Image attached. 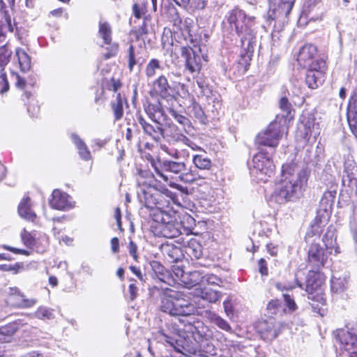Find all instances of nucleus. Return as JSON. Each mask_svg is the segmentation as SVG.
I'll return each mask as SVG.
<instances>
[{
	"instance_id": "774afa93",
	"label": "nucleus",
	"mask_w": 357,
	"mask_h": 357,
	"mask_svg": "<svg viewBox=\"0 0 357 357\" xmlns=\"http://www.w3.org/2000/svg\"><path fill=\"white\" fill-rule=\"evenodd\" d=\"M312 150H313L312 146H307L305 150L306 155L304 158V160L307 163L313 162L314 159L315 158V154L312 153Z\"/></svg>"
},
{
	"instance_id": "2eb2a0df",
	"label": "nucleus",
	"mask_w": 357,
	"mask_h": 357,
	"mask_svg": "<svg viewBox=\"0 0 357 357\" xmlns=\"http://www.w3.org/2000/svg\"><path fill=\"white\" fill-rule=\"evenodd\" d=\"M98 34L102 38L105 44L111 45L109 51L104 54V59H108L110 57L114 56L119 51V45L116 43L111 44L112 29L110 25L106 22H100Z\"/></svg>"
},
{
	"instance_id": "de8ad7c7",
	"label": "nucleus",
	"mask_w": 357,
	"mask_h": 357,
	"mask_svg": "<svg viewBox=\"0 0 357 357\" xmlns=\"http://www.w3.org/2000/svg\"><path fill=\"white\" fill-rule=\"evenodd\" d=\"M35 317L42 320H50L54 318L53 310L47 307H39L35 312Z\"/></svg>"
},
{
	"instance_id": "7c9ffc66",
	"label": "nucleus",
	"mask_w": 357,
	"mask_h": 357,
	"mask_svg": "<svg viewBox=\"0 0 357 357\" xmlns=\"http://www.w3.org/2000/svg\"><path fill=\"white\" fill-rule=\"evenodd\" d=\"M71 139L76 146L80 158L84 160L91 159V153L84 141L75 133L71 135Z\"/></svg>"
},
{
	"instance_id": "79ce46f5",
	"label": "nucleus",
	"mask_w": 357,
	"mask_h": 357,
	"mask_svg": "<svg viewBox=\"0 0 357 357\" xmlns=\"http://www.w3.org/2000/svg\"><path fill=\"white\" fill-rule=\"evenodd\" d=\"M208 318L211 320L212 323L215 324L217 326H218L220 328L225 331H231V328L229 323L223 319L222 317H220L219 315L214 312H209L208 313Z\"/></svg>"
},
{
	"instance_id": "aec40b11",
	"label": "nucleus",
	"mask_w": 357,
	"mask_h": 357,
	"mask_svg": "<svg viewBox=\"0 0 357 357\" xmlns=\"http://www.w3.org/2000/svg\"><path fill=\"white\" fill-rule=\"evenodd\" d=\"M139 123L142 127L144 133L150 136L155 142H159L163 136V129L160 123L153 122L154 124H151L142 117H139Z\"/></svg>"
},
{
	"instance_id": "6e6552de",
	"label": "nucleus",
	"mask_w": 357,
	"mask_h": 357,
	"mask_svg": "<svg viewBox=\"0 0 357 357\" xmlns=\"http://www.w3.org/2000/svg\"><path fill=\"white\" fill-rule=\"evenodd\" d=\"M122 83L119 78L111 77L109 78L104 77L102 81V91L108 90L116 94L115 100L112 101L111 107L114 115V120L119 121L123 116V98L119 90L121 88Z\"/></svg>"
},
{
	"instance_id": "423d86ee",
	"label": "nucleus",
	"mask_w": 357,
	"mask_h": 357,
	"mask_svg": "<svg viewBox=\"0 0 357 357\" xmlns=\"http://www.w3.org/2000/svg\"><path fill=\"white\" fill-rule=\"evenodd\" d=\"M162 166L165 172H161L158 169H155L156 175L162 178L168 185L185 195L188 194V188L185 186H183L172 181V178H169L166 172H170L176 175L181 176L183 172L187 170L186 164L184 162H178L170 160H165L162 163Z\"/></svg>"
},
{
	"instance_id": "49530a36",
	"label": "nucleus",
	"mask_w": 357,
	"mask_h": 357,
	"mask_svg": "<svg viewBox=\"0 0 357 357\" xmlns=\"http://www.w3.org/2000/svg\"><path fill=\"white\" fill-rule=\"evenodd\" d=\"M208 105H211V112L214 114H218L222 108V98L218 93H215L211 98L207 100Z\"/></svg>"
},
{
	"instance_id": "13d9d810",
	"label": "nucleus",
	"mask_w": 357,
	"mask_h": 357,
	"mask_svg": "<svg viewBox=\"0 0 357 357\" xmlns=\"http://www.w3.org/2000/svg\"><path fill=\"white\" fill-rule=\"evenodd\" d=\"M21 237L23 243L28 248H33L35 245V238L33 237L31 234L24 230L21 234Z\"/></svg>"
},
{
	"instance_id": "4be33fe9",
	"label": "nucleus",
	"mask_w": 357,
	"mask_h": 357,
	"mask_svg": "<svg viewBox=\"0 0 357 357\" xmlns=\"http://www.w3.org/2000/svg\"><path fill=\"white\" fill-rule=\"evenodd\" d=\"M192 294L195 296L199 297L211 303H216L222 296V292L209 287H196L194 289Z\"/></svg>"
},
{
	"instance_id": "680f3d73",
	"label": "nucleus",
	"mask_w": 357,
	"mask_h": 357,
	"mask_svg": "<svg viewBox=\"0 0 357 357\" xmlns=\"http://www.w3.org/2000/svg\"><path fill=\"white\" fill-rule=\"evenodd\" d=\"M283 297L284 299L285 305L291 311H294L296 309V304L294 300L288 294H284Z\"/></svg>"
},
{
	"instance_id": "9d476101",
	"label": "nucleus",
	"mask_w": 357,
	"mask_h": 357,
	"mask_svg": "<svg viewBox=\"0 0 357 357\" xmlns=\"http://www.w3.org/2000/svg\"><path fill=\"white\" fill-rule=\"evenodd\" d=\"M253 172L257 174L259 179L266 181L267 177H271L275 172V165L273 160L266 153L260 151L256 153L252 159Z\"/></svg>"
},
{
	"instance_id": "c03bdc74",
	"label": "nucleus",
	"mask_w": 357,
	"mask_h": 357,
	"mask_svg": "<svg viewBox=\"0 0 357 357\" xmlns=\"http://www.w3.org/2000/svg\"><path fill=\"white\" fill-rule=\"evenodd\" d=\"M146 114L153 122L160 123L162 118V110L158 105H150L146 109Z\"/></svg>"
},
{
	"instance_id": "a211bd4d",
	"label": "nucleus",
	"mask_w": 357,
	"mask_h": 357,
	"mask_svg": "<svg viewBox=\"0 0 357 357\" xmlns=\"http://www.w3.org/2000/svg\"><path fill=\"white\" fill-rule=\"evenodd\" d=\"M147 59L146 52L142 47L130 45L128 50V67L142 66Z\"/></svg>"
},
{
	"instance_id": "6e6d98bb",
	"label": "nucleus",
	"mask_w": 357,
	"mask_h": 357,
	"mask_svg": "<svg viewBox=\"0 0 357 357\" xmlns=\"http://www.w3.org/2000/svg\"><path fill=\"white\" fill-rule=\"evenodd\" d=\"M220 286L222 280L213 274H206L203 275V284Z\"/></svg>"
},
{
	"instance_id": "5701e85b",
	"label": "nucleus",
	"mask_w": 357,
	"mask_h": 357,
	"mask_svg": "<svg viewBox=\"0 0 357 357\" xmlns=\"http://www.w3.org/2000/svg\"><path fill=\"white\" fill-rule=\"evenodd\" d=\"M160 250L169 262H178L184 257L182 249L173 244L163 243Z\"/></svg>"
},
{
	"instance_id": "f8f14e48",
	"label": "nucleus",
	"mask_w": 357,
	"mask_h": 357,
	"mask_svg": "<svg viewBox=\"0 0 357 357\" xmlns=\"http://www.w3.org/2000/svg\"><path fill=\"white\" fill-rule=\"evenodd\" d=\"M336 340L340 349L347 352L349 357H357V335L346 330L337 331Z\"/></svg>"
},
{
	"instance_id": "473e14b6",
	"label": "nucleus",
	"mask_w": 357,
	"mask_h": 357,
	"mask_svg": "<svg viewBox=\"0 0 357 357\" xmlns=\"http://www.w3.org/2000/svg\"><path fill=\"white\" fill-rule=\"evenodd\" d=\"M151 266L159 280L165 283L169 284V280L171 279L170 275L160 262L153 261L151 262Z\"/></svg>"
},
{
	"instance_id": "0eeeda50",
	"label": "nucleus",
	"mask_w": 357,
	"mask_h": 357,
	"mask_svg": "<svg viewBox=\"0 0 357 357\" xmlns=\"http://www.w3.org/2000/svg\"><path fill=\"white\" fill-rule=\"evenodd\" d=\"M287 133V128L280 122H271L266 129L259 133L256 137V143L269 147H276L283 135Z\"/></svg>"
},
{
	"instance_id": "a18cd8bd",
	"label": "nucleus",
	"mask_w": 357,
	"mask_h": 357,
	"mask_svg": "<svg viewBox=\"0 0 357 357\" xmlns=\"http://www.w3.org/2000/svg\"><path fill=\"white\" fill-rule=\"evenodd\" d=\"M16 56L18 59L20 67H31V57L24 50L17 48L16 50Z\"/></svg>"
},
{
	"instance_id": "a878e982",
	"label": "nucleus",
	"mask_w": 357,
	"mask_h": 357,
	"mask_svg": "<svg viewBox=\"0 0 357 357\" xmlns=\"http://www.w3.org/2000/svg\"><path fill=\"white\" fill-rule=\"evenodd\" d=\"M185 29L188 33V38L194 47H197L199 45L201 41V36L199 33H197V26L193 24V22L191 19H186L184 21Z\"/></svg>"
},
{
	"instance_id": "0e129e2a",
	"label": "nucleus",
	"mask_w": 357,
	"mask_h": 357,
	"mask_svg": "<svg viewBox=\"0 0 357 357\" xmlns=\"http://www.w3.org/2000/svg\"><path fill=\"white\" fill-rule=\"evenodd\" d=\"M280 302L278 300H272L267 305V310L271 314H275L278 312Z\"/></svg>"
},
{
	"instance_id": "a19ab883",
	"label": "nucleus",
	"mask_w": 357,
	"mask_h": 357,
	"mask_svg": "<svg viewBox=\"0 0 357 357\" xmlns=\"http://www.w3.org/2000/svg\"><path fill=\"white\" fill-rule=\"evenodd\" d=\"M187 281L183 282L188 288L190 287H198L200 283L203 284V275L199 271H192L187 273Z\"/></svg>"
},
{
	"instance_id": "bf43d9fd",
	"label": "nucleus",
	"mask_w": 357,
	"mask_h": 357,
	"mask_svg": "<svg viewBox=\"0 0 357 357\" xmlns=\"http://www.w3.org/2000/svg\"><path fill=\"white\" fill-rule=\"evenodd\" d=\"M132 282L128 287L129 298L130 301H134L138 296V287L136 285L135 280H131Z\"/></svg>"
},
{
	"instance_id": "3c124183",
	"label": "nucleus",
	"mask_w": 357,
	"mask_h": 357,
	"mask_svg": "<svg viewBox=\"0 0 357 357\" xmlns=\"http://www.w3.org/2000/svg\"><path fill=\"white\" fill-rule=\"evenodd\" d=\"M349 227L353 238L357 243V206L354 208L353 213L350 217Z\"/></svg>"
},
{
	"instance_id": "69168bd1",
	"label": "nucleus",
	"mask_w": 357,
	"mask_h": 357,
	"mask_svg": "<svg viewBox=\"0 0 357 357\" xmlns=\"http://www.w3.org/2000/svg\"><path fill=\"white\" fill-rule=\"evenodd\" d=\"M177 86V94L182 98H187L189 97L190 93L187 87L184 84H178Z\"/></svg>"
},
{
	"instance_id": "393cba45",
	"label": "nucleus",
	"mask_w": 357,
	"mask_h": 357,
	"mask_svg": "<svg viewBox=\"0 0 357 357\" xmlns=\"http://www.w3.org/2000/svg\"><path fill=\"white\" fill-rule=\"evenodd\" d=\"M348 278L347 273L340 275L339 273L335 272L331 278V291L335 294L344 292L348 287Z\"/></svg>"
},
{
	"instance_id": "c9c22d12",
	"label": "nucleus",
	"mask_w": 357,
	"mask_h": 357,
	"mask_svg": "<svg viewBox=\"0 0 357 357\" xmlns=\"http://www.w3.org/2000/svg\"><path fill=\"white\" fill-rule=\"evenodd\" d=\"M188 112L190 115L193 116L195 119H197L199 122L203 124L206 123L207 118L206 114H204V110L202 107L193 101L192 105L188 107Z\"/></svg>"
},
{
	"instance_id": "e2e57ef3",
	"label": "nucleus",
	"mask_w": 357,
	"mask_h": 357,
	"mask_svg": "<svg viewBox=\"0 0 357 357\" xmlns=\"http://www.w3.org/2000/svg\"><path fill=\"white\" fill-rule=\"evenodd\" d=\"M13 77L16 79L15 85L17 87L23 89L25 86L26 80L22 75H20L18 73H13Z\"/></svg>"
},
{
	"instance_id": "58836bf2",
	"label": "nucleus",
	"mask_w": 357,
	"mask_h": 357,
	"mask_svg": "<svg viewBox=\"0 0 357 357\" xmlns=\"http://www.w3.org/2000/svg\"><path fill=\"white\" fill-rule=\"evenodd\" d=\"M176 102H172L171 107L169 108V114L175 119L176 122L183 126V127L190 128L191 125L190 121L185 116L180 114L175 109V104Z\"/></svg>"
},
{
	"instance_id": "20e7f679",
	"label": "nucleus",
	"mask_w": 357,
	"mask_h": 357,
	"mask_svg": "<svg viewBox=\"0 0 357 357\" xmlns=\"http://www.w3.org/2000/svg\"><path fill=\"white\" fill-rule=\"evenodd\" d=\"M319 270L310 271L306 279L305 291L307 293V298L311 301L310 304L314 312L324 316L325 314L326 300L322 294L321 286L324 279Z\"/></svg>"
},
{
	"instance_id": "4468645a",
	"label": "nucleus",
	"mask_w": 357,
	"mask_h": 357,
	"mask_svg": "<svg viewBox=\"0 0 357 357\" xmlns=\"http://www.w3.org/2000/svg\"><path fill=\"white\" fill-rule=\"evenodd\" d=\"M6 302L8 305L18 307H29L36 303L34 298L26 299L17 287H9Z\"/></svg>"
},
{
	"instance_id": "864d4df0",
	"label": "nucleus",
	"mask_w": 357,
	"mask_h": 357,
	"mask_svg": "<svg viewBox=\"0 0 357 357\" xmlns=\"http://www.w3.org/2000/svg\"><path fill=\"white\" fill-rule=\"evenodd\" d=\"M172 271L176 277L175 280H180L182 282L187 281V273L184 272L181 266L174 265L172 266Z\"/></svg>"
},
{
	"instance_id": "338daca9",
	"label": "nucleus",
	"mask_w": 357,
	"mask_h": 357,
	"mask_svg": "<svg viewBox=\"0 0 357 357\" xmlns=\"http://www.w3.org/2000/svg\"><path fill=\"white\" fill-rule=\"evenodd\" d=\"M179 140H181L183 143L190 147L192 150H198L201 148L190 141L188 137L183 135H181L179 137Z\"/></svg>"
},
{
	"instance_id": "72a5a7b5",
	"label": "nucleus",
	"mask_w": 357,
	"mask_h": 357,
	"mask_svg": "<svg viewBox=\"0 0 357 357\" xmlns=\"http://www.w3.org/2000/svg\"><path fill=\"white\" fill-rule=\"evenodd\" d=\"M347 120L351 132L357 137V101L354 102V106L349 105Z\"/></svg>"
},
{
	"instance_id": "1a4fd4ad",
	"label": "nucleus",
	"mask_w": 357,
	"mask_h": 357,
	"mask_svg": "<svg viewBox=\"0 0 357 357\" xmlns=\"http://www.w3.org/2000/svg\"><path fill=\"white\" fill-rule=\"evenodd\" d=\"M327 237L328 234H326L323 238L326 247V249L317 243H312L310 247L308 250V261L314 269L319 270L327 263L328 252H331V250L334 245V241L332 238L330 243H328L326 242Z\"/></svg>"
},
{
	"instance_id": "37998d69",
	"label": "nucleus",
	"mask_w": 357,
	"mask_h": 357,
	"mask_svg": "<svg viewBox=\"0 0 357 357\" xmlns=\"http://www.w3.org/2000/svg\"><path fill=\"white\" fill-rule=\"evenodd\" d=\"M197 84L200 89V94L205 97L206 100H208L213 96L216 91H213L211 87L206 83L205 80L201 77H197L196 80Z\"/></svg>"
},
{
	"instance_id": "09e8293b",
	"label": "nucleus",
	"mask_w": 357,
	"mask_h": 357,
	"mask_svg": "<svg viewBox=\"0 0 357 357\" xmlns=\"http://www.w3.org/2000/svg\"><path fill=\"white\" fill-rule=\"evenodd\" d=\"M279 106L280 109L283 112V114H282L283 117L286 119L292 118V107L287 98L282 97L280 100Z\"/></svg>"
},
{
	"instance_id": "f03ea898",
	"label": "nucleus",
	"mask_w": 357,
	"mask_h": 357,
	"mask_svg": "<svg viewBox=\"0 0 357 357\" xmlns=\"http://www.w3.org/2000/svg\"><path fill=\"white\" fill-rule=\"evenodd\" d=\"M226 18L231 29H234L241 43L250 49L256 38L255 17L247 15L244 10L235 7L227 13Z\"/></svg>"
},
{
	"instance_id": "ea45409f",
	"label": "nucleus",
	"mask_w": 357,
	"mask_h": 357,
	"mask_svg": "<svg viewBox=\"0 0 357 357\" xmlns=\"http://www.w3.org/2000/svg\"><path fill=\"white\" fill-rule=\"evenodd\" d=\"M256 38L254 40V43H252V46L250 49L246 48L241 44L242 48L245 51V52L241 54V56L238 61L239 67H248L250 65V61L252 60V52L254 50Z\"/></svg>"
},
{
	"instance_id": "2f4dec72",
	"label": "nucleus",
	"mask_w": 357,
	"mask_h": 357,
	"mask_svg": "<svg viewBox=\"0 0 357 357\" xmlns=\"http://www.w3.org/2000/svg\"><path fill=\"white\" fill-rule=\"evenodd\" d=\"M181 56L185 59V67H195V66H198L199 63L197 60H200L199 56L195 55V51L189 47H182L181 48Z\"/></svg>"
},
{
	"instance_id": "4c0bfd02",
	"label": "nucleus",
	"mask_w": 357,
	"mask_h": 357,
	"mask_svg": "<svg viewBox=\"0 0 357 357\" xmlns=\"http://www.w3.org/2000/svg\"><path fill=\"white\" fill-rule=\"evenodd\" d=\"M192 162L195 166L202 170H208L211 167V160L204 154L194 155Z\"/></svg>"
},
{
	"instance_id": "39448f33",
	"label": "nucleus",
	"mask_w": 357,
	"mask_h": 357,
	"mask_svg": "<svg viewBox=\"0 0 357 357\" xmlns=\"http://www.w3.org/2000/svg\"><path fill=\"white\" fill-rule=\"evenodd\" d=\"M178 214L169 208L161 210L158 213L154 214V220L160 222V231L161 235L167 238L178 237L182 234L181 229L187 235L192 232L191 229L181 226V222L178 220Z\"/></svg>"
},
{
	"instance_id": "603ef678",
	"label": "nucleus",
	"mask_w": 357,
	"mask_h": 357,
	"mask_svg": "<svg viewBox=\"0 0 357 357\" xmlns=\"http://www.w3.org/2000/svg\"><path fill=\"white\" fill-rule=\"evenodd\" d=\"M11 52L8 50L6 45L0 47V67H4L9 62Z\"/></svg>"
},
{
	"instance_id": "cd10ccee",
	"label": "nucleus",
	"mask_w": 357,
	"mask_h": 357,
	"mask_svg": "<svg viewBox=\"0 0 357 357\" xmlns=\"http://www.w3.org/2000/svg\"><path fill=\"white\" fill-rule=\"evenodd\" d=\"M324 74L317 68H308L306 73L305 82L309 88L316 89L324 80Z\"/></svg>"
},
{
	"instance_id": "052dcab7",
	"label": "nucleus",
	"mask_w": 357,
	"mask_h": 357,
	"mask_svg": "<svg viewBox=\"0 0 357 357\" xmlns=\"http://www.w3.org/2000/svg\"><path fill=\"white\" fill-rule=\"evenodd\" d=\"M22 268H23L22 266L18 263H17L14 265L4 264V265L0 266L1 270L3 271H13L14 273H17L18 272H20V269H22Z\"/></svg>"
},
{
	"instance_id": "8fccbe9b",
	"label": "nucleus",
	"mask_w": 357,
	"mask_h": 357,
	"mask_svg": "<svg viewBox=\"0 0 357 357\" xmlns=\"http://www.w3.org/2000/svg\"><path fill=\"white\" fill-rule=\"evenodd\" d=\"M178 180L185 183H193L197 180V174L192 169L183 172L181 176H177Z\"/></svg>"
},
{
	"instance_id": "dca6fc26",
	"label": "nucleus",
	"mask_w": 357,
	"mask_h": 357,
	"mask_svg": "<svg viewBox=\"0 0 357 357\" xmlns=\"http://www.w3.org/2000/svg\"><path fill=\"white\" fill-rule=\"evenodd\" d=\"M317 48L312 44H305L298 52L297 61L301 67H312L314 64V58L317 55Z\"/></svg>"
},
{
	"instance_id": "9b49d317",
	"label": "nucleus",
	"mask_w": 357,
	"mask_h": 357,
	"mask_svg": "<svg viewBox=\"0 0 357 357\" xmlns=\"http://www.w3.org/2000/svg\"><path fill=\"white\" fill-rule=\"evenodd\" d=\"M301 122L303 128H299V130L305 141L312 144L315 142L320 134V128L314 116L312 114L303 115Z\"/></svg>"
},
{
	"instance_id": "5fc2aeb1",
	"label": "nucleus",
	"mask_w": 357,
	"mask_h": 357,
	"mask_svg": "<svg viewBox=\"0 0 357 357\" xmlns=\"http://www.w3.org/2000/svg\"><path fill=\"white\" fill-rule=\"evenodd\" d=\"M9 90V83L4 68H0V93L3 94Z\"/></svg>"
},
{
	"instance_id": "4d7b16f0",
	"label": "nucleus",
	"mask_w": 357,
	"mask_h": 357,
	"mask_svg": "<svg viewBox=\"0 0 357 357\" xmlns=\"http://www.w3.org/2000/svg\"><path fill=\"white\" fill-rule=\"evenodd\" d=\"M297 274H296L295 280L294 282L291 283H277L276 287L280 291H284V290H291L296 287V286H298L299 287L302 288V284L298 282Z\"/></svg>"
},
{
	"instance_id": "e433bc0d",
	"label": "nucleus",
	"mask_w": 357,
	"mask_h": 357,
	"mask_svg": "<svg viewBox=\"0 0 357 357\" xmlns=\"http://www.w3.org/2000/svg\"><path fill=\"white\" fill-rule=\"evenodd\" d=\"M174 1L179 6L192 10L203 9L205 7V2L203 0H174Z\"/></svg>"
},
{
	"instance_id": "b1692460",
	"label": "nucleus",
	"mask_w": 357,
	"mask_h": 357,
	"mask_svg": "<svg viewBox=\"0 0 357 357\" xmlns=\"http://www.w3.org/2000/svg\"><path fill=\"white\" fill-rule=\"evenodd\" d=\"M296 0H280L277 8L270 9L269 17L275 20L280 17H287L290 13Z\"/></svg>"
},
{
	"instance_id": "f3484780",
	"label": "nucleus",
	"mask_w": 357,
	"mask_h": 357,
	"mask_svg": "<svg viewBox=\"0 0 357 357\" xmlns=\"http://www.w3.org/2000/svg\"><path fill=\"white\" fill-rule=\"evenodd\" d=\"M279 323L273 321L272 319L260 322L258 326V330L263 339L267 341L274 340L278 335Z\"/></svg>"
},
{
	"instance_id": "c85d7f7f",
	"label": "nucleus",
	"mask_w": 357,
	"mask_h": 357,
	"mask_svg": "<svg viewBox=\"0 0 357 357\" xmlns=\"http://www.w3.org/2000/svg\"><path fill=\"white\" fill-rule=\"evenodd\" d=\"M18 213L20 217L33 221L36 218V213L31 210L30 204V198L24 197L18 206Z\"/></svg>"
},
{
	"instance_id": "6ab92c4d",
	"label": "nucleus",
	"mask_w": 357,
	"mask_h": 357,
	"mask_svg": "<svg viewBox=\"0 0 357 357\" xmlns=\"http://www.w3.org/2000/svg\"><path fill=\"white\" fill-rule=\"evenodd\" d=\"M153 89L155 93H158L162 98L166 99L167 101L176 102L173 91L168 84L167 79L160 76L153 84Z\"/></svg>"
},
{
	"instance_id": "c756f323",
	"label": "nucleus",
	"mask_w": 357,
	"mask_h": 357,
	"mask_svg": "<svg viewBox=\"0 0 357 357\" xmlns=\"http://www.w3.org/2000/svg\"><path fill=\"white\" fill-rule=\"evenodd\" d=\"M143 194H144V197H143L144 199H142V198L141 197L140 198L141 202H144L145 206L147 208H157L156 213H158L159 211L162 210L159 206L160 204L158 202V193H157V192L153 193L151 191V188H148L146 190H144Z\"/></svg>"
},
{
	"instance_id": "bb28decb",
	"label": "nucleus",
	"mask_w": 357,
	"mask_h": 357,
	"mask_svg": "<svg viewBox=\"0 0 357 357\" xmlns=\"http://www.w3.org/2000/svg\"><path fill=\"white\" fill-rule=\"evenodd\" d=\"M185 253L192 258L199 259L202 256V246L195 238L183 242Z\"/></svg>"
},
{
	"instance_id": "ddd939ff",
	"label": "nucleus",
	"mask_w": 357,
	"mask_h": 357,
	"mask_svg": "<svg viewBox=\"0 0 357 357\" xmlns=\"http://www.w3.org/2000/svg\"><path fill=\"white\" fill-rule=\"evenodd\" d=\"M49 203L51 208L60 211L72 209L75 204L73 198L68 194L59 189L53 190Z\"/></svg>"
},
{
	"instance_id": "412c9836",
	"label": "nucleus",
	"mask_w": 357,
	"mask_h": 357,
	"mask_svg": "<svg viewBox=\"0 0 357 357\" xmlns=\"http://www.w3.org/2000/svg\"><path fill=\"white\" fill-rule=\"evenodd\" d=\"M20 323L14 321L0 327V356H2L5 351V342H10V337L12 336L20 327Z\"/></svg>"
},
{
	"instance_id": "f704fd0d",
	"label": "nucleus",
	"mask_w": 357,
	"mask_h": 357,
	"mask_svg": "<svg viewBox=\"0 0 357 357\" xmlns=\"http://www.w3.org/2000/svg\"><path fill=\"white\" fill-rule=\"evenodd\" d=\"M161 43L163 48L166 50L167 53L169 54V56H172L174 40L173 34L170 29H164L161 37Z\"/></svg>"
},
{
	"instance_id": "7ed1b4c3",
	"label": "nucleus",
	"mask_w": 357,
	"mask_h": 357,
	"mask_svg": "<svg viewBox=\"0 0 357 357\" xmlns=\"http://www.w3.org/2000/svg\"><path fill=\"white\" fill-rule=\"evenodd\" d=\"M160 307L172 316H190L197 312L195 306L181 291L167 289L161 295Z\"/></svg>"
},
{
	"instance_id": "f257e3e1",
	"label": "nucleus",
	"mask_w": 357,
	"mask_h": 357,
	"mask_svg": "<svg viewBox=\"0 0 357 357\" xmlns=\"http://www.w3.org/2000/svg\"><path fill=\"white\" fill-rule=\"evenodd\" d=\"M307 174L301 169L295 162L284 164L282 167V178L273 197L275 201L282 204L297 199L303 188L306 185Z\"/></svg>"
}]
</instances>
